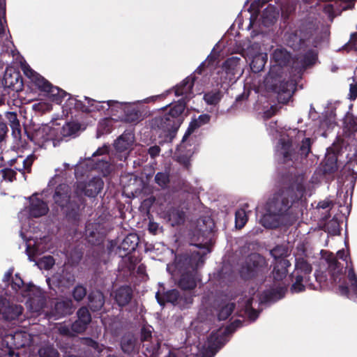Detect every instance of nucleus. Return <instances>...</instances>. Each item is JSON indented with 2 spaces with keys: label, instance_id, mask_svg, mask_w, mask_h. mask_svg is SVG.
<instances>
[{
  "label": "nucleus",
  "instance_id": "obj_18",
  "mask_svg": "<svg viewBox=\"0 0 357 357\" xmlns=\"http://www.w3.org/2000/svg\"><path fill=\"white\" fill-rule=\"evenodd\" d=\"M243 56L249 61L251 70L255 73L264 69L268 60L267 54L258 43H253L244 50Z\"/></svg>",
  "mask_w": 357,
  "mask_h": 357
},
{
  "label": "nucleus",
  "instance_id": "obj_52",
  "mask_svg": "<svg viewBox=\"0 0 357 357\" xmlns=\"http://www.w3.org/2000/svg\"><path fill=\"white\" fill-rule=\"evenodd\" d=\"M16 172L12 169H3L0 170V176L8 181H13L15 178Z\"/></svg>",
  "mask_w": 357,
  "mask_h": 357
},
{
  "label": "nucleus",
  "instance_id": "obj_24",
  "mask_svg": "<svg viewBox=\"0 0 357 357\" xmlns=\"http://www.w3.org/2000/svg\"><path fill=\"white\" fill-rule=\"evenodd\" d=\"M54 128L56 129V137L59 143H60L64 137L75 136L80 130V125L77 122H68L63 125L53 121Z\"/></svg>",
  "mask_w": 357,
  "mask_h": 357
},
{
  "label": "nucleus",
  "instance_id": "obj_27",
  "mask_svg": "<svg viewBox=\"0 0 357 357\" xmlns=\"http://www.w3.org/2000/svg\"><path fill=\"white\" fill-rule=\"evenodd\" d=\"M105 235V229L99 222H88L86 225V236L92 244L99 243Z\"/></svg>",
  "mask_w": 357,
  "mask_h": 357
},
{
  "label": "nucleus",
  "instance_id": "obj_15",
  "mask_svg": "<svg viewBox=\"0 0 357 357\" xmlns=\"http://www.w3.org/2000/svg\"><path fill=\"white\" fill-rule=\"evenodd\" d=\"M56 132L52 121L33 130L32 132L29 134V138L35 146L46 149L50 146L55 147L59 144L57 140Z\"/></svg>",
  "mask_w": 357,
  "mask_h": 357
},
{
  "label": "nucleus",
  "instance_id": "obj_19",
  "mask_svg": "<svg viewBox=\"0 0 357 357\" xmlns=\"http://www.w3.org/2000/svg\"><path fill=\"white\" fill-rule=\"evenodd\" d=\"M241 61L238 56H231L223 63L220 77L222 83L234 82L242 75L243 69Z\"/></svg>",
  "mask_w": 357,
  "mask_h": 357
},
{
  "label": "nucleus",
  "instance_id": "obj_4",
  "mask_svg": "<svg viewBox=\"0 0 357 357\" xmlns=\"http://www.w3.org/2000/svg\"><path fill=\"white\" fill-rule=\"evenodd\" d=\"M267 131L269 135L279 138L275 153L284 162L302 161L310 153L312 142L310 137H305L303 131L279 128L276 121L269 122Z\"/></svg>",
  "mask_w": 357,
  "mask_h": 357
},
{
  "label": "nucleus",
  "instance_id": "obj_3",
  "mask_svg": "<svg viewBox=\"0 0 357 357\" xmlns=\"http://www.w3.org/2000/svg\"><path fill=\"white\" fill-rule=\"evenodd\" d=\"M194 82V77L190 76L178 84L174 89L175 95L183 98L170 109L168 114L152 119L151 126L160 139L159 144L170 142L174 138L181 123L180 115L185 108L186 102L195 95Z\"/></svg>",
  "mask_w": 357,
  "mask_h": 357
},
{
  "label": "nucleus",
  "instance_id": "obj_5",
  "mask_svg": "<svg viewBox=\"0 0 357 357\" xmlns=\"http://www.w3.org/2000/svg\"><path fill=\"white\" fill-rule=\"evenodd\" d=\"M29 206L22 210L18 214V218L21 224L20 236L25 242L26 252L29 261L37 262L36 257L49 250V236H43L38 238L31 235V218H40L45 215L49 208L38 195L36 194L30 197Z\"/></svg>",
  "mask_w": 357,
  "mask_h": 357
},
{
  "label": "nucleus",
  "instance_id": "obj_32",
  "mask_svg": "<svg viewBox=\"0 0 357 357\" xmlns=\"http://www.w3.org/2000/svg\"><path fill=\"white\" fill-rule=\"evenodd\" d=\"M6 15V0H0V45L9 47L12 43L8 39Z\"/></svg>",
  "mask_w": 357,
  "mask_h": 357
},
{
  "label": "nucleus",
  "instance_id": "obj_63",
  "mask_svg": "<svg viewBox=\"0 0 357 357\" xmlns=\"http://www.w3.org/2000/svg\"><path fill=\"white\" fill-rule=\"evenodd\" d=\"M159 228V225L158 224L155 223V222H150L149 224V230L151 233L155 234H156L157 232V230Z\"/></svg>",
  "mask_w": 357,
  "mask_h": 357
},
{
  "label": "nucleus",
  "instance_id": "obj_46",
  "mask_svg": "<svg viewBox=\"0 0 357 357\" xmlns=\"http://www.w3.org/2000/svg\"><path fill=\"white\" fill-rule=\"evenodd\" d=\"M221 98V95L219 91H211L206 93L204 99L208 105H216Z\"/></svg>",
  "mask_w": 357,
  "mask_h": 357
},
{
  "label": "nucleus",
  "instance_id": "obj_42",
  "mask_svg": "<svg viewBox=\"0 0 357 357\" xmlns=\"http://www.w3.org/2000/svg\"><path fill=\"white\" fill-rule=\"evenodd\" d=\"M40 357H59V354L53 345L45 344L38 351Z\"/></svg>",
  "mask_w": 357,
  "mask_h": 357
},
{
  "label": "nucleus",
  "instance_id": "obj_36",
  "mask_svg": "<svg viewBox=\"0 0 357 357\" xmlns=\"http://www.w3.org/2000/svg\"><path fill=\"white\" fill-rule=\"evenodd\" d=\"M132 295V289L128 286H124L116 291L114 298L119 306H125L130 301Z\"/></svg>",
  "mask_w": 357,
  "mask_h": 357
},
{
  "label": "nucleus",
  "instance_id": "obj_11",
  "mask_svg": "<svg viewBox=\"0 0 357 357\" xmlns=\"http://www.w3.org/2000/svg\"><path fill=\"white\" fill-rule=\"evenodd\" d=\"M109 148L107 146L99 148L92 155V158H88L81 160L75 167V176H84L89 170L97 169L101 172L104 176L110 174L113 169L114 160L110 163L108 159L110 157L107 155Z\"/></svg>",
  "mask_w": 357,
  "mask_h": 357
},
{
  "label": "nucleus",
  "instance_id": "obj_60",
  "mask_svg": "<svg viewBox=\"0 0 357 357\" xmlns=\"http://www.w3.org/2000/svg\"><path fill=\"white\" fill-rule=\"evenodd\" d=\"M148 152L151 157L155 158L159 155L160 152V149L158 146H153L149 149Z\"/></svg>",
  "mask_w": 357,
  "mask_h": 357
},
{
  "label": "nucleus",
  "instance_id": "obj_17",
  "mask_svg": "<svg viewBox=\"0 0 357 357\" xmlns=\"http://www.w3.org/2000/svg\"><path fill=\"white\" fill-rule=\"evenodd\" d=\"M271 254L275 260L273 271L274 280L281 281L287 276V268L291 266L290 261L284 258L288 254V249L286 246L278 245L271 251Z\"/></svg>",
  "mask_w": 357,
  "mask_h": 357
},
{
  "label": "nucleus",
  "instance_id": "obj_34",
  "mask_svg": "<svg viewBox=\"0 0 357 357\" xmlns=\"http://www.w3.org/2000/svg\"><path fill=\"white\" fill-rule=\"evenodd\" d=\"M249 261L253 262V266L250 265L245 268H242L241 271V275L245 278H251L254 275L255 273L258 270V266L264 262V259L259 255L252 254L249 256Z\"/></svg>",
  "mask_w": 357,
  "mask_h": 357
},
{
  "label": "nucleus",
  "instance_id": "obj_41",
  "mask_svg": "<svg viewBox=\"0 0 357 357\" xmlns=\"http://www.w3.org/2000/svg\"><path fill=\"white\" fill-rule=\"evenodd\" d=\"M278 12L275 11L273 7H268L266 8L262 14V22L265 26H269L273 24L278 16Z\"/></svg>",
  "mask_w": 357,
  "mask_h": 357
},
{
  "label": "nucleus",
  "instance_id": "obj_38",
  "mask_svg": "<svg viewBox=\"0 0 357 357\" xmlns=\"http://www.w3.org/2000/svg\"><path fill=\"white\" fill-rule=\"evenodd\" d=\"M121 349L125 353L135 352L138 349L135 337L130 334L123 336L121 340Z\"/></svg>",
  "mask_w": 357,
  "mask_h": 357
},
{
  "label": "nucleus",
  "instance_id": "obj_37",
  "mask_svg": "<svg viewBox=\"0 0 357 357\" xmlns=\"http://www.w3.org/2000/svg\"><path fill=\"white\" fill-rule=\"evenodd\" d=\"M89 305L93 311L100 310L105 303L103 294L99 291L90 293L89 295Z\"/></svg>",
  "mask_w": 357,
  "mask_h": 357
},
{
  "label": "nucleus",
  "instance_id": "obj_13",
  "mask_svg": "<svg viewBox=\"0 0 357 357\" xmlns=\"http://www.w3.org/2000/svg\"><path fill=\"white\" fill-rule=\"evenodd\" d=\"M69 192V186L66 184H61L56 188L53 199L55 204L59 206L66 213V215L75 219L78 215L82 199L77 198V195L71 197Z\"/></svg>",
  "mask_w": 357,
  "mask_h": 357
},
{
  "label": "nucleus",
  "instance_id": "obj_45",
  "mask_svg": "<svg viewBox=\"0 0 357 357\" xmlns=\"http://www.w3.org/2000/svg\"><path fill=\"white\" fill-rule=\"evenodd\" d=\"M112 126V120L110 119H105L100 121L98 127V137L105 133L111 132Z\"/></svg>",
  "mask_w": 357,
  "mask_h": 357
},
{
  "label": "nucleus",
  "instance_id": "obj_8",
  "mask_svg": "<svg viewBox=\"0 0 357 357\" xmlns=\"http://www.w3.org/2000/svg\"><path fill=\"white\" fill-rule=\"evenodd\" d=\"M209 252L208 248H204L199 251H193L190 256L176 257L174 264H167V270L175 280L180 275L178 284L181 288L192 289L196 287L198 280L196 269L203 264L204 257Z\"/></svg>",
  "mask_w": 357,
  "mask_h": 357
},
{
  "label": "nucleus",
  "instance_id": "obj_51",
  "mask_svg": "<svg viewBox=\"0 0 357 357\" xmlns=\"http://www.w3.org/2000/svg\"><path fill=\"white\" fill-rule=\"evenodd\" d=\"M3 79L6 86L14 88L15 84H18L19 82V75L18 74L15 73L13 76H12L9 75L8 73L6 71Z\"/></svg>",
  "mask_w": 357,
  "mask_h": 357
},
{
  "label": "nucleus",
  "instance_id": "obj_55",
  "mask_svg": "<svg viewBox=\"0 0 357 357\" xmlns=\"http://www.w3.org/2000/svg\"><path fill=\"white\" fill-rule=\"evenodd\" d=\"M54 263L55 261L52 256H45L41 259L40 261V266L44 268L45 269L48 270L53 266Z\"/></svg>",
  "mask_w": 357,
  "mask_h": 357
},
{
  "label": "nucleus",
  "instance_id": "obj_31",
  "mask_svg": "<svg viewBox=\"0 0 357 357\" xmlns=\"http://www.w3.org/2000/svg\"><path fill=\"white\" fill-rule=\"evenodd\" d=\"M343 133L346 137L353 138L357 143V116L349 112L343 119Z\"/></svg>",
  "mask_w": 357,
  "mask_h": 357
},
{
  "label": "nucleus",
  "instance_id": "obj_23",
  "mask_svg": "<svg viewBox=\"0 0 357 357\" xmlns=\"http://www.w3.org/2000/svg\"><path fill=\"white\" fill-rule=\"evenodd\" d=\"M134 141V134L130 131L124 132L115 141L114 147L116 151L119 153H123V155L119 156L120 160H125L127 158Z\"/></svg>",
  "mask_w": 357,
  "mask_h": 357
},
{
  "label": "nucleus",
  "instance_id": "obj_56",
  "mask_svg": "<svg viewBox=\"0 0 357 357\" xmlns=\"http://www.w3.org/2000/svg\"><path fill=\"white\" fill-rule=\"evenodd\" d=\"M6 118L10 122V127L13 129H17L20 126L19 121L17 117V114L14 112H8L6 114Z\"/></svg>",
  "mask_w": 357,
  "mask_h": 357
},
{
  "label": "nucleus",
  "instance_id": "obj_30",
  "mask_svg": "<svg viewBox=\"0 0 357 357\" xmlns=\"http://www.w3.org/2000/svg\"><path fill=\"white\" fill-rule=\"evenodd\" d=\"M211 116L208 114H202L197 119H194L190 123L188 130L183 137L181 144L178 146V152H182V149L185 147V142L188 136H190L197 128L203 125L208 123L210 121Z\"/></svg>",
  "mask_w": 357,
  "mask_h": 357
},
{
  "label": "nucleus",
  "instance_id": "obj_12",
  "mask_svg": "<svg viewBox=\"0 0 357 357\" xmlns=\"http://www.w3.org/2000/svg\"><path fill=\"white\" fill-rule=\"evenodd\" d=\"M85 101L87 105H84L83 109L87 112L115 108L121 109L123 111L125 120L128 122L135 123L140 118V113L135 107L134 103L118 102L116 100L98 102L87 97H85Z\"/></svg>",
  "mask_w": 357,
  "mask_h": 357
},
{
  "label": "nucleus",
  "instance_id": "obj_58",
  "mask_svg": "<svg viewBox=\"0 0 357 357\" xmlns=\"http://www.w3.org/2000/svg\"><path fill=\"white\" fill-rule=\"evenodd\" d=\"M349 96L351 100H355L357 97V82L350 84Z\"/></svg>",
  "mask_w": 357,
  "mask_h": 357
},
{
  "label": "nucleus",
  "instance_id": "obj_64",
  "mask_svg": "<svg viewBox=\"0 0 357 357\" xmlns=\"http://www.w3.org/2000/svg\"><path fill=\"white\" fill-rule=\"evenodd\" d=\"M276 111V108L275 107H271L269 109L264 112V115L265 118H270L272 116Z\"/></svg>",
  "mask_w": 357,
  "mask_h": 357
},
{
  "label": "nucleus",
  "instance_id": "obj_61",
  "mask_svg": "<svg viewBox=\"0 0 357 357\" xmlns=\"http://www.w3.org/2000/svg\"><path fill=\"white\" fill-rule=\"evenodd\" d=\"M330 161V167L328 168V170L333 171L336 168V161L337 159L335 155H332L331 158L328 157L327 158V162Z\"/></svg>",
  "mask_w": 357,
  "mask_h": 357
},
{
  "label": "nucleus",
  "instance_id": "obj_49",
  "mask_svg": "<svg viewBox=\"0 0 357 357\" xmlns=\"http://www.w3.org/2000/svg\"><path fill=\"white\" fill-rule=\"evenodd\" d=\"M56 328L60 334L63 335L73 336L76 334L72 331V325L70 327L69 325L66 324H58L56 326Z\"/></svg>",
  "mask_w": 357,
  "mask_h": 357
},
{
  "label": "nucleus",
  "instance_id": "obj_40",
  "mask_svg": "<svg viewBox=\"0 0 357 357\" xmlns=\"http://www.w3.org/2000/svg\"><path fill=\"white\" fill-rule=\"evenodd\" d=\"M234 309V303L222 301L218 307V319L220 320H225L231 315Z\"/></svg>",
  "mask_w": 357,
  "mask_h": 357
},
{
  "label": "nucleus",
  "instance_id": "obj_28",
  "mask_svg": "<svg viewBox=\"0 0 357 357\" xmlns=\"http://www.w3.org/2000/svg\"><path fill=\"white\" fill-rule=\"evenodd\" d=\"M164 299L166 302L171 303L174 305H177L181 308L187 307L192 303V297L181 296L176 289H172L167 291L164 295Z\"/></svg>",
  "mask_w": 357,
  "mask_h": 357
},
{
  "label": "nucleus",
  "instance_id": "obj_7",
  "mask_svg": "<svg viewBox=\"0 0 357 357\" xmlns=\"http://www.w3.org/2000/svg\"><path fill=\"white\" fill-rule=\"evenodd\" d=\"M290 57L284 48L275 50L272 55L273 64L264 79L266 88L278 93V101L284 104L290 100L295 89V83L292 80L286 81L283 75V67L288 63Z\"/></svg>",
  "mask_w": 357,
  "mask_h": 357
},
{
  "label": "nucleus",
  "instance_id": "obj_57",
  "mask_svg": "<svg viewBox=\"0 0 357 357\" xmlns=\"http://www.w3.org/2000/svg\"><path fill=\"white\" fill-rule=\"evenodd\" d=\"M83 341L86 345L92 347L98 353L102 352L104 349V346L102 344H99L97 342L93 340L91 338H85L83 340Z\"/></svg>",
  "mask_w": 357,
  "mask_h": 357
},
{
  "label": "nucleus",
  "instance_id": "obj_6",
  "mask_svg": "<svg viewBox=\"0 0 357 357\" xmlns=\"http://www.w3.org/2000/svg\"><path fill=\"white\" fill-rule=\"evenodd\" d=\"M337 257L346 261L347 268L348 270V280L350 286L346 282L344 275L342 273V266H340L335 257L333 253L327 255L325 261L328 264V273L330 278L323 273L317 271L314 273V277L317 282H319L321 288H337L340 294L351 297V294H354L357 298V277L354 271V268L349 266L347 261L348 254L344 250H339L337 252Z\"/></svg>",
  "mask_w": 357,
  "mask_h": 357
},
{
  "label": "nucleus",
  "instance_id": "obj_35",
  "mask_svg": "<svg viewBox=\"0 0 357 357\" xmlns=\"http://www.w3.org/2000/svg\"><path fill=\"white\" fill-rule=\"evenodd\" d=\"M317 59V54L314 50L306 52L305 54L300 56L294 61L296 68H305L313 65Z\"/></svg>",
  "mask_w": 357,
  "mask_h": 357
},
{
  "label": "nucleus",
  "instance_id": "obj_54",
  "mask_svg": "<svg viewBox=\"0 0 357 357\" xmlns=\"http://www.w3.org/2000/svg\"><path fill=\"white\" fill-rule=\"evenodd\" d=\"M155 181L160 187L164 188L169 181V176L166 173L158 172L155 176Z\"/></svg>",
  "mask_w": 357,
  "mask_h": 357
},
{
  "label": "nucleus",
  "instance_id": "obj_44",
  "mask_svg": "<svg viewBox=\"0 0 357 357\" xmlns=\"http://www.w3.org/2000/svg\"><path fill=\"white\" fill-rule=\"evenodd\" d=\"M248 221V216L244 209H238L235 213V225L236 228H242Z\"/></svg>",
  "mask_w": 357,
  "mask_h": 357
},
{
  "label": "nucleus",
  "instance_id": "obj_59",
  "mask_svg": "<svg viewBox=\"0 0 357 357\" xmlns=\"http://www.w3.org/2000/svg\"><path fill=\"white\" fill-rule=\"evenodd\" d=\"M323 10L326 14L328 15L331 20H332L333 18V8L332 5L330 3L324 4V6H323Z\"/></svg>",
  "mask_w": 357,
  "mask_h": 357
},
{
  "label": "nucleus",
  "instance_id": "obj_21",
  "mask_svg": "<svg viewBox=\"0 0 357 357\" xmlns=\"http://www.w3.org/2000/svg\"><path fill=\"white\" fill-rule=\"evenodd\" d=\"M104 182L99 177H93L88 182H79L77 184L75 195L81 198L82 195L89 197H95L103 188Z\"/></svg>",
  "mask_w": 357,
  "mask_h": 357
},
{
  "label": "nucleus",
  "instance_id": "obj_48",
  "mask_svg": "<svg viewBox=\"0 0 357 357\" xmlns=\"http://www.w3.org/2000/svg\"><path fill=\"white\" fill-rule=\"evenodd\" d=\"M33 109L36 112H46L52 109L51 103L46 101H40L32 105Z\"/></svg>",
  "mask_w": 357,
  "mask_h": 357
},
{
  "label": "nucleus",
  "instance_id": "obj_43",
  "mask_svg": "<svg viewBox=\"0 0 357 357\" xmlns=\"http://www.w3.org/2000/svg\"><path fill=\"white\" fill-rule=\"evenodd\" d=\"M138 244V238L135 235H128L122 242V248L124 250H133Z\"/></svg>",
  "mask_w": 357,
  "mask_h": 357
},
{
  "label": "nucleus",
  "instance_id": "obj_39",
  "mask_svg": "<svg viewBox=\"0 0 357 357\" xmlns=\"http://www.w3.org/2000/svg\"><path fill=\"white\" fill-rule=\"evenodd\" d=\"M167 221L172 226L180 225L184 220V213L178 208H172L167 211Z\"/></svg>",
  "mask_w": 357,
  "mask_h": 357
},
{
  "label": "nucleus",
  "instance_id": "obj_47",
  "mask_svg": "<svg viewBox=\"0 0 357 357\" xmlns=\"http://www.w3.org/2000/svg\"><path fill=\"white\" fill-rule=\"evenodd\" d=\"M86 294V288L80 284L77 285L73 291V296L77 301H82Z\"/></svg>",
  "mask_w": 357,
  "mask_h": 357
},
{
  "label": "nucleus",
  "instance_id": "obj_50",
  "mask_svg": "<svg viewBox=\"0 0 357 357\" xmlns=\"http://www.w3.org/2000/svg\"><path fill=\"white\" fill-rule=\"evenodd\" d=\"M0 357H21L9 346L0 344Z\"/></svg>",
  "mask_w": 357,
  "mask_h": 357
},
{
  "label": "nucleus",
  "instance_id": "obj_22",
  "mask_svg": "<svg viewBox=\"0 0 357 357\" xmlns=\"http://www.w3.org/2000/svg\"><path fill=\"white\" fill-rule=\"evenodd\" d=\"M23 307L15 304L6 298H0V314L5 321H20L23 319Z\"/></svg>",
  "mask_w": 357,
  "mask_h": 357
},
{
  "label": "nucleus",
  "instance_id": "obj_1",
  "mask_svg": "<svg viewBox=\"0 0 357 357\" xmlns=\"http://www.w3.org/2000/svg\"><path fill=\"white\" fill-rule=\"evenodd\" d=\"M13 269L10 268L4 275L3 282L8 283L10 289L7 294L17 301H25L27 309L34 313H44L48 319H58L61 317L73 313V301L66 299L57 301L54 310L48 313L45 311V296L43 291L38 287L31 284H25L19 274L13 275Z\"/></svg>",
  "mask_w": 357,
  "mask_h": 357
},
{
  "label": "nucleus",
  "instance_id": "obj_62",
  "mask_svg": "<svg viewBox=\"0 0 357 357\" xmlns=\"http://www.w3.org/2000/svg\"><path fill=\"white\" fill-rule=\"evenodd\" d=\"M7 132V126L5 123L0 122V142L3 139Z\"/></svg>",
  "mask_w": 357,
  "mask_h": 357
},
{
  "label": "nucleus",
  "instance_id": "obj_20",
  "mask_svg": "<svg viewBox=\"0 0 357 357\" xmlns=\"http://www.w3.org/2000/svg\"><path fill=\"white\" fill-rule=\"evenodd\" d=\"M36 337L24 331H17L13 333L6 335L1 342V346L11 347L12 349H19L26 347L34 341Z\"/></svg>",
  "mask_w": 357,
  "mask_h": 357
},
{
  "label": "nucleus",
  "instance_id": "obj_2",
  "mask_svg": "<svg viewBox=\"0 0 357 357\" xmlns=\"http://www.w3.org/2000/svg\"><path fill=\"white\" fill-rule=\"evenodd\" d=\"M304 181V176L299 175L289 188L280 190L268 199L265 206V213L260 219V223L264 227L277 228L291 222L290 208L295 199L303 197Z\"/></svg>",
  "mask_w": 357,
  "mask_h": 357
},
{
  "label": "nucleus",
  "instance_id": "obj_53",
  "mask_svg": "<svg viewBox=\"0 0 357 357\" xmlns=\"http://www.w3.org/2000/svg\"><path fill=\"white\" fill-rule=\"evenodd\" d=\"M336 114L331 112L329 116L322 122V126H327L328 129H332L336 126Z\"/></svg>",
  "mask_w": 357,
  "mask_h": 357
},
{
  "label": "nucleus",
  "instance_id": "obj_33",
  "mask_svg": "<svg viewBox=\"0 0 357 357\" xmlns=\"http://www.w3.org/2000/svg\"><path fill=\"white\" fill-rule=\"evenodd\" d=\"M36 157L33 154H30L26 158L22 155H19L15 159L11 160L13 162L11 165H15V169L22 174H24L25 170L28 172H30L31 167Z\"/></svg>",
  "mask_w": 357,
  "mask_h": 357
},
{
  "label": "nucleus",
  "instance_id": "obj_14",
  "mask_svg": "<svg viewBox=\"0 0 357 357\" xmlns=\"http://www.w3.org/2000/svg\"><path fill=\"white\" fill-rule=\"evenodd\" d=\"M295 269L293 273L295 281L291 287L292 293H299L308 287L311 289L317 287L310 282V274L312 271L311 264L303 257L296 256Z\"/></svg>",
  "mask_w": 357,
  "mask_h": 357
},
{
  "label": "nucleus",
  "instance_id": "obj_29",
  "mask_svg": "<svg viewBox=\"0 0 357 357\" xmlns=\"http://www.w3.org/2000/svg\"><path fill=\"white\" fill-rule=\"evenodd\" d=\"M75 280V276L72 271L69 270L68 267H66L62 270L61 273H56L47 281L48 282L52 281L53 283H56L59 287L69 288L73 284Z\"/></svg>",
  "mask_w": 357,
  "mask_h": 357
},
{
  "label": "nucleus",
  "instance_id": "obj_16",
  "mask_svg": "<svg viewBox=\"0 0 357 357\" xmlns=\"http://www.w3.org/2000/svg\"><path fill=\"white\" fill-rule=\"evenodd\" d=\"M229 331L228 328H220L217 331L213 332L202 349L196 347L198 351L195 357H213L226 342V334Z\"/></svg>",
  "mask_w": 357,
  "mask_h": 357
},
{
  "label": "nucleus",
  "instance_id": "obj_9",
  "mask_svg": "<svg viewBox=\"0 0 357 357\" xmlns=\"http://www.w3.org/2000/svg\"><path fill=\"white\" fill-rule=\"evenodd\" d=\"M22 70L36 87L41 92L45 93L52 102L60 105L66 100V102L62 107L63 115L67 116L72 108L77 107L78 102L75 98L59 87L53 86L28 64L22 63Z\"/></svg>",
  "mask_w": 357,
  "mask_h": 357
},
{
  "label": "nucleus",
  "instance_id": "obj_25",
  "mask_svg": "<svg viewBox=\"0 0 357 357\" xmlns=\"http://www.w3.org/2000/svg\"><path fill=\"white\" fill-rule=\"evenodd\" d=\"M77 319L72 324V331L75 333H82L91 321V316L86 307L79 308L77 312Z\"/></svg>",
  "mask_w": 357,
  "mask_h": 357
},
{
  "label": "nucleus",
  "instance_id": "obj_26",
  "mask_svg": "<svg viewBox=\"0 0 357 357\" xmlns=\"http://www.w3.org/2000/svg\"><path fill=\"white\" fill-rule=\"evenodd\" d=\"M142 341L143 347L150 354L151 356L156 357L160 347L157 340H152L151 330L150 327H144L142 329Z\"/></svg>",
  "mask_w": 357,
  "mask_h": 357
},
{
  "label": "nucleus",
  "instance_id": "obj_10",
  "mask_svg": "<svg viewBox=\"0 0 357 357\" xmlns=\"http://www.w3.org/2000/svg\"><path fill=\"white\" fill-rule=\"evenodd\" d=\"M287 287L285 284H274L273 287L268 291H264L262 294H256V291L252 289L249 291V295H245L238 301V313L240 316L247 315L251 321H255L258 315L253 303H266L268 302H275L284 297Z\"/></svg>",
  "mask_w": 357,
  "mask_h": 357
}]
</instances>
